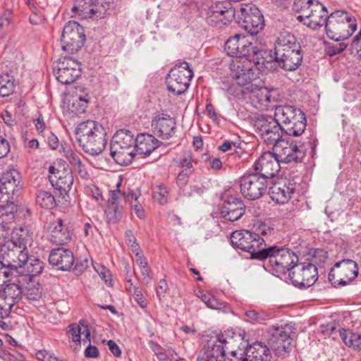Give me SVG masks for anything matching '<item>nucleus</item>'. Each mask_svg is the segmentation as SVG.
<instances>
[{
	"mask_svg": "<svg viewBox=\"0 0 361 361\" xmlns=\"http://www.w3.org/2000/svg\"><path fill=\"white\" fill-rule=\"evenodd\" d=\"M276 63L285 71L296 70L301 64V47L295 37L288 31L279 33L275 43Z\"/></svg>",
	"mask_w": 361,
	"mask_h": 361,
	"instance_id": "f257e3e1",
	"label": "nucleus"
},
{
	"mask_svg": "<svg viewBox=\"0 0 361 361\" xmlns=\"http://www.w3.org/2000/svg\"><path fill=\"white\" fill-rule=\"evenodd\" d=\"M75 135L80 147L92 155L100 154L107 142L105 128L95 121L87 120L79 123Z\"/></svg>",
	"mask_w": 361,
	"mask_h": 361,
	"instance_id": "f03ea898",
	"label": "nucleus"
},
{
	"mask_svg": "<svg viewBox=\"0 0 361 361\" xmlns=\"http://www.w3.org/2000/svg\"><path fill=\"white\" fill-rule=\"evenodd\" d=\"M257 257L259 260L268 259L267 266L278 277L290 272L298 263V257L293 251L278 245L266 247L259 252Z\"/></svg>",
	"mask_w": 361,
	"mask_h": 361,
	"instance_id": "7ed1b4c3",
	"label": "nucleus"
},
{
	"mask_svg": "<svg viewBox=\"0 0 361 361\" xmlns=\"http://www.w3.org/2000/svg\"><path fill=\"white\" fill-rule=\"evenodd\" d=\"M293 10L299 13L298 20L312 30L326 25L329 17L326 8L317 0H296Z\"/></svg>",
	"mask_w": 361,
	"mask_h": 361,
	"instance_id": "20e7f679",
	"label": "nucleus"
},
{
	"mask_svg": "<svg viewBox=\"0 0 361 361\" xmlns=\"http://www.w3.org/2000/svg\"><path fill=\"white\" fill-rule=\"evenodd\" d=\"M274 117L287 135L298 137L306 128L305 114L293 106H279L275 109Z\"/></svg>",
	"mask_w": 361,
	"mask_h": 361,
	"instance_id": "39448f33",
	"label": "nucleus"
},
{
	"mask_svg": "<svg viewBox=\"0 0 361 361\" xmlns=\"http://www.w3.org/2000/svg\"><path fill=\"white\" fill-rule=\"evenodd\" d=\"M356 29L355 18L349 13L339 10L329 16L325 26L326 35L335 41L348 39Z\"/></svg>",
	"mask_w": 361,
	"mask_h": 361,
	"instance_id": "423d86ee",
	"label": "nucleus"
},
{
	"mask_svg": "<svg viewBox=\"0 0 361 361\" xmlns=\"http://www.w3.org/2000/svg\"><path fill=\"white\" fill-rule=\"evenodd\" d=\"M135 137L128 130H119L114 135L110 145V155L116 163L126 166L132 162L135 151Z\"/></svg>",
	"mask_w": 361,
	"mask_h": 361,
	"instance_id": "0eeeda50",
	"label": "nucleus"
},
{
	"mask_svg": "<svg viewBox=\"0 0 361 361\" xmlns=\"http://www.w3.org/2000/svg\"><path fill=\"white\" fill-rule=\"evenodd\" d=\"M322 257V262H324L327 259V253L323 250H317L314 252L312 257L313 262H300L298 263L294 269L288 273V276L292 283L300 288H309L312 286L318 279L317 268L314 263L317 262V258Z\"/></svg>",
	"mask_w": 361,
	"mask_h": 361,
	"instance_id": "6e6552de",
	"label": "nucleus"
},
{
	"mask_svg": "<svg viewBox=\"0 0 361 361\" xmlns=\"http://www.w3.org/2000/svg\"><path fill=\"white\" fill-rule=\"evenodd\" d=\"M193 75V71L188 62L182 61L176 63L166 78L168 90L175 95L184 93L190 86Z\"/></svg>",
	"mask_w": 361,
	"mask_h": 361,
	"instance_id": "1a4fd4ad",
	"label": "nucleus"
},
{
	"mask_svg": "<svg viewBox=\"0 0 361 361\" xmlns=\"http://www.w3.org/2000/svg\"><path fill=\"white\" fill-rule=\"evenodd\" d=\"M231 242L233 247L250 252L252 259H259V252L263 251L264 239L256 233L247 230L235 231L231 235Z\"/></svg>",
	"mask_w": 361,
	"mask_h": 361,
	"instance_id": "9d476101",
	"label": "nucleus"
},
{
	"mask_svg": "<svg viewBox=\"0 0 361 361\" xmlns=\"http://www.w3.org/2000/svg\"><path fill=\"white\" fill-rule=\"evenodd\" d=\"M254 126L256 133L267 145L274 146L281 140V126L275 117L259 116L255 120Z\"/></svg>",
	"mask_w": 361,
	"mask_h": 361,
	"instance_id": "9b49d317",
	"label": "nucleus"
},
{
	"mask_svg": "<svg viewBox=\"0 0 361 361\" xmlns=\"http://www.w3.org/2000/svg\"><path fill=\"white\" fill-rule=\"evenodd\" d=\"M357 274V263L352 259H343L335 263L329 273L328 279L334 287L345 286L351 283Z\"/></svg>",
	"mask_w": 361,
	"mask_h": 361,
	"instance_id": "f8f14e48",
	"label": "nucleus"
},
{
	"mask_svg": "<svg viewBox=\"0 0 361 361\" xmlns=\"http://www.w3.org/2000/svg\"><path fill=\"white\" fill-rule=\"evenodd\" d=\"M85 39L83 27L75 21H69L65 25L62 32L61 49L68 53L77 52L84 45Z\"/></svg>",
	"mask_w": 361,
	"mask_h": 361,
	"instance_id": "ddd939ff",
	"label": "nucleus"
},
{
	"mask_svg": "<svg viewBox=\"0 0 361 361\" xmlns=\"http://www.w3.org/2000/svg\"><path fill=\"white\" fill-rule=\"evenodd\" d=\"M54 75L62 85L73 83L81 75V64L71 57H63L54 63Z\"/></svg>",
	"mask_w": 361,
	"mask_h": 361,
	"instance_id": "4468645a",
	"label": "nucleus"
},
{
	"mask_svg": "<svg viewBox=\"0 0 361 361\" xmlns=\"http://www.w3.org/2000/svg\"><path fill=\"white\" fill-rule=\"evenodd\" d=\"M267 181L257 172L245 174L240 180V192L248 200L259 199L267 191Z\"/></svg>",
	"mask_w": 361,
	"mask_h": 361,
	"instance_id": "2eb2a0df",
	"label": "nucleus"
},
{
	"mask_svg": "<svg viewBox=\"0 0 361 361\" xmlns=\"http://www.w3.org/2000/svg\"><path fill=\"white\" fill-rule=\"evenodd\" d=\"M280 97L277 90L261 87L252 89L249 98L254 108L259 111H268L278 106Z\"/></svg>",
	"mask_w": 361,
	"mask_h": 361,
	"instance_id": "dca6fc26",
	"label": "nucleus"
},
{
	"mask_svg": "<svg viewBox=\"0 0 361 361\" xmlns=\"http://www.w3.org/2000/svg\"><path fill=\"white\" fill-rule=\"evenodd\" d=\"M230 70L233 80L240 85H249L256 78V70L250 57L233 58Z\"/></svg>",
	"mask_w": 361,
	"mask_h": 361,
	"instance_id": "f3484780",
	"label": "nucleus"
},
{
	"mask_svg": "<svg viewBox=\"0 0 361 361\" xmlns=\"http://www.w3.org/2000/svg\"><path fill=\"white\" fill-rule=\"evenodd\" d=\"M47 233L49 240L53 244L67 245L72 240L73 226L67 219L57 218L49 224Z\"/></svg>",
	"mask_w": 361,
	"mask_h": 361,
	"instance_id": "a211bd4d",
	"label": "nucleus"
},
{
	"mask_svg": "<svg viewBox=\"0 0 361 361\" xmlns=\"http://www.w3.org/2000/svg\"><path fill=\"white\" fill-rule=\"evenodd\" d=\"M240 340V334H235L233 330H228L224 334L219 335L211 345H208L204 348L213 361H225L226 353L228 350L230 345Z\"/></svg>",
	"mask_w": 361,
	"mask_h": 361,
	"instance_id": "6ab92c4d",
	"label": "nucleus"
},
{
	"mask_svg": "<svg viewBox=\"0 0 361 361\" xmlns=\"http://www.w3.org/2000/svg\"><path fill=\"white\" fill-rule=\"evenodd\" d=\"M272 149L280 162L290 163L301 161L305 154L303 146H298L293 141L281 139L275 143Z\"/></svg>",
	"mask_w": 361,
	"mask_h": 361,
	"instance_id": "aec40b11",
	"label": "nucleus"
},
{
	"mask_svg": "<svg viewBox=\"0 0 361 361\" xmlns=\"http://www.w3.org/2000/svg\"><path fill=\"white\" fill-rule=\"evenodd\" d=\"M28 260L27 250L17 247H8L4 243L0 248V265L4 268L16 269L24 266Z\"/></svg>",
	"mask_w": 361,
	"mask_h": 361,
	"instance_id": "412c9836",
	"label": "nucleus"
},
{
	"mask_svg": "<svg viewBox=\"0 0 361 361\" xmlns=\"http://www.w3.org/2000/svg\"><path fill=\"white\" fill-rule=\"evenodd\" d=\"M242 27L250 35H257L264 26V16L255 5H245L240 8Z\"/></svg>",
	"mask_w": 361,
	"mask_h": 361,
	"instance_id": "4be33fe9",
	"label": "nucleus"
},
{
	"mask_svg": "<svg viewBox=\"0 0 361 361\" xmlns=\"http://www.w3.org/2000/svg\"><path fill=\"white\" fill-rule=\"evenodd\" d=\"M23 296V289L19 284L9 283L0 290V317H7L14 305L18 303Z\"/></svg>",
	"mask_w": 361,
	"mask_h": 361,
	"instance_id": "5701e85b",
	"label": "nucleus"
},
{
	"mask_svg": "<svg viewBox=\"0 0 361 361\" xmlns=\"http://www.w3.org/2000/svg\"><path fill=\"white\" fill-rule=\"evenodd\" d=\"M280 163L274 151H268L262 154L255 161L253 168L255 172L268 180L280 171Z\"/></svg>",
	"mask_w": 361,
	"mask_h": 361,
	"instance_id": "b1692460",
	"label": "nucleus"
},
{
	"mask_svg": "<svg viewBox=\"0 0 361 361\" xmlns=\"http://www.w3.org/2000/svg\"><path fill=\"white\" fill-rule=\"evenodd\" d=\"M295 188L296 183L293 180L281 178L269 188V195L275 202L283 204L292 197Z\"/></svg>",
	"mask_w": 361,
	"mask_h": 361,
	"instance_id": "393cba45",
	"label": "nucleus"
},
{
	"mask_svg": "<svg viewBox=\"0 0 361 361\" xmlns=\"http://www.w3.org/2000/svg\"><path fill=\"white\" fill-rule=\"evenodd\" d=\"M152 129L154 135L168 140L173 136L176 132V121L166 114H158L152 120Z\"/></svg>",
	"mask_w": 361,
	"mask_h": 361,
	"instance_id": "a878e982",
	"label": "nucleus"
},
{
	"mask_svg": "<svg viewBox=\"0 0 361 361\" xmlns=\"http://www.w3.org/2000/svg\"><path fill=\"white\" fill-rule=\"evenodd\" d=\"M252 43L241 35L231 37L225 43L224 49L228 55L234 57H249L252 50Z\"/></svg>",
	"mask_w": 361,
	"mask_h": 361,
	"instance_id": "bb28decb",
	"label": "nucleus"
},
{
	"mask_svg": "<svg viewBox=\"0 0 361 361\" xmlns=\"http://www.w3.org/2000/svg\"><path fill=\"white\" fill-rule=\"evenodd\" d=\"M245 212V205L241 198L228 196L221 207V215L226 220L235 221L240 219Z\"/></svg>",
	"mask_w": 361,
	"mask_h": 361,
	"instance_id": "cd10ccee",
	"label": "nucleus"
},
{
	"mask_svg": "<svg viewBox=\"0 0 361 361\" xmlns=\"http://www.w3.org/2000/svg\"><path fill=\"white\" fill-rule=\"evenodd\" d=\"M228 4L216 2L212 4L207 13L206 20L212 26L226 25L233 16V11L228 7Z\"/></svg>",
	"mask_w": 361,
	"mask_h": 361,
	"instance_id": "c85d7f7f",
	"label": "nucleus"
},
{
	"mask_svg": "<svg viewBox=\"0 0 361 361\" xmlns=\"http://www.w3.org/2000/svg\"><path fill=\"white\" fill-rule=\"evenodd\" d=\"M271 348L278 356L284 355L289 352L292 338L283 328L272 326Z\"/></svg>",
	"mask_w": 361,
	"mask_h": 361,
	"instance_id": "c756f323",
	"label": "nucleus"
},
{
	"mask_svg": "<svg viewBox=\"0 0 361 361\" xmlns=\"http://www.w3.org/2000/svg\"><path fill=\"white\" fill-rule=\"evenodd\" d=\"M20 175L16 170H10L3 173L0 178V197H13L15 192L20 188Z\"/></svg>",
	"mask_w": 361,
	"mask_h": 361,
	"instance_id": "7c9ffc66",
	"label": "nucleus"
},
{
	"mask_svg": "<svg viewBox=\"0 0 361 361\" xmlns=\"http://www.w3.org/2000/svg\"><path fill=\"white\" fill-rule=\"evenodd\" d=\"M240 355V361H271V358L268 347L259 341L247 345Z\"/></svg>",
	"mask_w": 361,
	"mask_h": 361,
	"instance_id": "2f4dec72",
	"label": "nucleus"
},
{
	"mask_svg": "<svg viewBox=\"0 0 361 361\" xmlns=\"http://www.w3.org/2000/svg\"><path fill=\"white\" fill-rule=\"evenodd\" d=\"M74 261L72 251L63 247L53 249L49 257V263L63 271L71 269L73 267Z\"/></svg>",
	"mask_w": 361,
	"mask_h": 361,
	"instance_id": "473e14b6",
	"label": "nucleus"
},
{
	"mask_svg": "<svg viewBox=\"0 0 361 361\" xmlns=\"http://www.w3.org/2000/svg\"><path fill=\"white\" fill-rule=\"evenodd\" d=\"M160 141L154 135L147 133H141L135 138V154L145 158L159 147Z\"/></svg>",
	"mask_w": 361,
	"mask_h": 361,
	"instance_id": "72a5a7b5",
	"label": "nucleus"
},
{
	"mask_svg": "<svg viewBox=\"0 0 361 361\" xmlns=\"http://www.w3.org/2000/svg\"><path fill=\"white\" fill-rule=\"evenodd\" d=\"M54 168L51 166L49 171L51 173L50 181L54 187L60 191L66 192L71 188L73 183V177L70 171H57L54 173Z\"/></svg>",
	"mask_w": 361,
	"mask_h": 361,
	"instance_id": "f704fd0d",
	"label": "nucleus"
},
{
	"mask_svg": "<svg viewBox=\"0 0 361 361\" xmlns=\"http://www.w3.org/2000/svg\"><path fill=\"white\" fill-rule=\"evenodd\" d=\"M8 196L0 197V225H9L13 222L17 212V206Z\"/></svg>",
	"mask_w": 361,
	"mask_h": 361,
	"instance_id": "c9c22d12",
	"label": "nucleus"
},
{
	"mask_svg": "<svg viewBox=\"0 0 361 361\" xmlns=\"http://www.w3.org/2000/svg\"><path fill=\"white\" fill-rule=\"evenodd\" d=\"M252 50L250 55L253 66H266L267 63H271L273 61L276 62V54L275 51L272 53L271 50L259 49L257 47L253 45Z\"/></svg>",
	"mask_w": 361,
	"mask_h": 361,
	"instance_id": "e433bc0d",
	"label": "nucleus"
},
{
	"mask_svg": "<svg viewBox=\"0 0 361 361\" xmlns=\"http://www.w3.org/2000/svg\"><path fill=\"white\" fill-rule=\"evenodd\" d=\"M71 11L76 13L81 19L92 18L97 11V5L93 0H76V4L72 7Z\"/></svg>",
	"mask_w": 361,
	"mask_h": 361,
	"instance_id": "4c0bfd02",
	"label": "nucleus"
},
{
	"mask_svg": "<svg viewBox=\"0 0 361 361\" xmlns=\"http://www.w3.org/2000/svg\"><path fill=\"white\" fill-rule=\"evenodd\" d=\"M23 281L25 283L22 288L24 297L31 301L39 300L42 296V288L39 281L35 278Z\"/></svg>",
	"mask_w": 361,
	"mask_h": 361,
	"instance_id": "58836bf2",
	"label": "nucleus"
},
{
	"mask_svg": "<svg viewBox=\"0 0 361 361\" xmlns=\"http://www.w3.org/2000/svg\"><path fill=\"white\" fill-rule=\"evenodd\" d=\"M28 230L22 227L15 228L11 233V239L5 240V244L8 245V247H19L24 250L27 249V244L29 240Z\"/></svg>",
	"mask_w": 361,
	"mask_h": 361,
	"instance_id": "ea45409f",
	"label": "nucleus"
},
{
	"mask_svg": "<svg viewBox=\"0 0 361 361\" xmlns=\"http://www.w3.org/2000/svg\"><path fill=\"white\" fill-rule=\"evenodd\" d=\"M64 157L69 161L73 169L78 171L82 178H87L89 174L82 162L80 154L74 152L69 146L63 147Z\"/></svg>",
	"mask_w": 361,
	"mask_h": 361,
	"instance_id": "a19ab883",
	"label": "nucleus"
},
{
	"mask_svg": "<svg viewBox=\"0 0 361 361\" xmlns=\"http://www.w3.org/2000/svg\"><path fill=\"white\" fill-rule=\"evenodd\" d=\"M245 321L252 324H264L271 318V314L264 310L250 309L245 312Z\"/></svg>",
	"mask_w": 361,
	"mask_h": 361,
	"instance_id": "79ce46f5",
	"label": "nucleus"
},
{
	"mask_svg": "<svg viewBox=\"0 0 361 361\" xmlns=\"http://www.w3.org/2000/svg\"><path fill=\"white\" fill-rule=\"evenodd\" d=\"M24 266L25 267L27 274L23 277V280L35 278V276L40 274L44 269L43 262L35 257L30 258L28 257V260Z\"/></svg>",
	"mask_w": 361,
	"mask_h": 361,
	"instance_id": "37998d69",
	"label": "nucleus"
},
{
	"mask_svg": "<svg viewBox=\"0 0 361 361\" xmlns=\"http://www.w3.org/2000/svg\"><path fill=\"white\" fill-rule=\"evenodd\" d=\"M340 336L347 346L361 350V334L354 333L349 329H342L340 331Z\"/></svg>",
	"mask_w": 361,
	"mask_h": 361,
	"instance_id": "c03bdc74",
	"label": "nucleus"
},
{
	"mask_svg": "<svg viewBox=\"0 0 361 361\" xmlns=\"http://www.w3.org/2000/svg\"><path fill=\"white\" fill-rule=\"evenodd\" d=\"M36 203L42 208L53 209L56 206V200L53 195L48 191L40 190L36 195Z\"/></svg>",
	"mask_w": 361,
	"mask_h": 361,
	"instance_id": "a18cd8bd",
	"label": "nucleus"
},
{
	"mask_svg": "<svg viewBox=\"0 0 361 361\" xmlns=\"http://www.w3.org/2000/svg\"><path fill=\"white\" fill-rule=\"evenodd\" d=\"M66 100L67 102H66V105L67 107V111L72 115L84 113L88 106L87 102L76 100L69 95Z\"/></svg>",
	"mask_w": 361,
	"mask_h": 361,
	"instance_id": "49530a36",
	"label": "nucleus"
},
{
	"mask_svg": "<svg viewBox=\"0 0 361 361\" xmlns=\"http://www.w3.org/2000/svg\"><path fill=\"white\" fill-rule=\"evenodd\" d=\"M197 296L210 309L221 310L225 307L224 302L219 301L209 293L199 291Z\"/></svg>",
	"mask_w": 361,
	"mask_h": 361,
	"instance_id": "de8ad7c7",
	"label": "nucleus"
},
{
	"mask_svg": "<svg viewBox=\"0 0 361 361\" xmlns=\"http://www.w3.org/2000/svg\"><path fill=\"white\" fill-rule=\"evenodd\" d=\"M196 163V160L193 157L191 151H187L176 161V166L183 169L182 171L187 172H193V164Z\"/></svg>",
	"mask_w": 361,
	"mask_h": 361,
	"instance_id": "09e8293b",
	"label": "nucleus"
},
{
	"mask_svg": "<svg viewBox=\"0 0 361 361\" xmlns=\"http://www.w3.org/2000/svg\"><path fill=\"white\" fill-rule=\"evenodd\" d=\"M14 80L8 75H0V96L7 97L14 91Z\"/></svg>",
	"mask_w": 361,
	"mask_h": 361,
	"instance_id": "8fccbe9b",
	"label": "nucleus"
},
{
	"mask_svg": "<svg viewBox=\"0 0 361 361\" xmlns=\"http://www.w3.org/2000/svg\"><path fill=\"white\" fill-rule=\"evenodd\" d=\"M169 189L163 183L157 185L153 190V197L159 204L164 205L168 202Z\"/></svg>",
	"mask_w": 361,
	"mask_h": 361,
	"instance_id": "3c124183",
	"label": "nucleus"
},
{
	"mask_svg": "<svg viewBox=\"0 0 361 361\" xmlns=\"http://www.w3.org/2000/svg\"><path fill=\"white\" fill-rule=\"evenodd\" d=\"M122 207L119 204H107L105 216L108 223L115 224L121 216Z\"/></svg>",
	"mask_w": 361,
	"mask_h": 361,
	"instance_id": "603ef678",
	"label": "nucleus"
},
{
	"mask_svg": "<svg viewBox=\"0 0 361 361\" xmlns=\"http://www.w3.org/2000/svg\"><path fill=\"white\" fill-rule=\"evenodd\" d=\"M70 336L69 341L74 343L77 346H80L81 344V333L83 329V326L78 324H71L68 326Z\"/></svg>",
	"mask_w": 361,
	"mask_h": 361,
	"instance_id": "864d4df0",
	"label": "nucleus"
},
{
	"mask_svg": "<svg viewBox=\"0 0 361 361\" xmlns=\"http://www.w3.org/2000/svg\"><path fill=\"white\" fill-rule=\"evenodd\" d=\"M240 145V142L225 140L222 145L219 146V149L224 152L233 150L234 152L232 154H236L238 157H240L243 149L239 147Z\"/></svg>",
	"mask_w": 361,
	"mask_h": 361,
	"instance_id": "5fc2aeb1",
	"label": "nucleus"
},
{
	"mask_svg": "<svg viewBox=\"0 0 361 361\" xmlns=\"http://www.w3.org/2000/svg\"><path fill=\"white\" fill-rule=\"evenodd\" d=\"M69 96L76 100L85 101L87 102V104H89L90 100L88 90L82 86L75 87L72 94H71Z\"/></svg>",
	"mask_w": 361,
	"mask_h": 361,
	"instance_id": "6e6d98bb",
	"label": "nucleus"
},
{
	"mask_svg": "<svg viewBox=\"0 0 361 361\" xmlns=\"http://www.w3.org/2000/svg\"><path fill=\"white\" fill-rule=\"evenodd\" d=\"M131 286L132 283H130L128 290L132 293L135 301L142 309H145L147 307L148 302L143 296L141 290L138 288Z\"/></svg>",
	"mask_w": 361,
	"mask_h": 361,
	"instance_id": "4d7b16f0",
	"label": "nucleus"
},
{
	"mask_svg": "<svg viewBox=\"0 0 361 361\" xmlns=\"http://www.w3.org/2000/svg\"><path fill=\"white\" fill-rule=\"evenodd\" d=\"M243 86L238 85L235 81V83H232L230 86L228 87L226 90L227 97L230 100L235 98H240L241 95L243 93Z\"/></svg>",
	"mask_w": 361,
	"mask_h": 361,
	"instance_id": "13d9d810",
	"label": "nucleus"
},
{
	"mask_svg": "<svg viewBox=\"0 0 361 361\" xmlns=\"http://www.w3.org/2000/svg\"><path fill=\"white\" fill-rule=\"evenodd\" d=\"M125 239L127 245L130 246L133 253L140 250V246L131 231H127L125 233Z\"/></svg>",
	"mask_w": 361,
	"mask_h": 361,
	"instance_id": "bf43d9fd",
	"label": "nucleus"
},
{
	"mask_svg": "<svg viewBox=\"0 0 361 361\" xmlns=\"http://www.w3.org/2000/svg\"><path fill=\"white\" fill-rule=\"evenodd\" d=\"M192 173L187 172L186 171H181L176 178V184L178 187L183 190L188 184L190 175Z\"/></svg>",
	"mask_w": 361,
	"mask_h": 361,
	"instance_id": "052dcab7",
	"label": "nucleus"
},
{
	"mask_svg": "<svg viewBox=\"0 0 361 361\" xmlns=\"http://www.w3.org/2000/svg\"><path fill=\"white\" fill-rule=\"evenodd\" d=\"M168 289V283L166 280L161 279L156 287V293L160 300L165 297Z\"/></svg>",
	"mask_w": 361,
	"mask_h": 361,
	"instance_id": "680f3d73",
	"label": "nucleus"
},
{
	"mask_svg": "<svg viewBox=\"0 0 361 361\" xmlns=\"http://www.w3.org/2000/svg\"><path fill=\"white\" fill-rule=\"evenodd\" d=\"M98 274L100 278L104 281V283L107 285H110L111 282V274L110 271L104 267H101L97 270Z\"/></svg>",
	"mask_w": 361,
	"mask_h": 361,
	"instance_id": "e2e57ef3",
	"label": "nucleus"
},
{
	"mask_svg": "<svg viewBox=\"0 0 361 361\" xmlns=\"http://www.w3.org/2000/svg\"><path fill=\"white\" fill-rule=\"evenodd\" d=\"M88 195H91L98 203H100L103 200L102 192L99 188L94 185L88 187L87 190Z\"/></svg>",
	"mask_w": 361,
	"mask_h": 361,
	"instance_id": "0e129e2a",
	"label": "nucleus"
},
{
	"mask_svg": "<svg viewBox=\"0 0 361 361\" xmlns=\"http://www.w3.org/2000/svg\"><path fill=\"white\" fill-rule=\"evenodd\" d=\"M80 324L83 326L81 334L84 335V338L82 339L81 338V343L82 342L84 344L88 343L90 344L91 341V333L90 329L83 320H80Z\"/></svg>",
	"mask_w": 361,
	"mask_h": 361,
	"instance_id": "69168bd1",
	"label": "nucleus"
},
{
	"mask_svg": "<svg viewBox=\"0 0 361 361\" xmlns=\"http://www.w3.org/2000/svg\"><path fill=\"white\" fill-rule=\"evenodd\" d=\"M2 346H3V341L1 339H0V357L2 360H4V361H17L18 360L16 355L11 353L3 350Z\"/></svg>",
	"mask_w": 361,
	"mask_h": 361,
	"instance_id": "338daca9",
	"label": "nucleus"
},
{
	"mask_svg": "<svg viewBox=\"0 0 361 361\" xmlns=\"http://www.w3.org/2000/svg\"><path fill=\"white\" fill-rule=\"evenodd\" d=\"M352 47L356 51L357 55L361 59V29L353 41Z\"/></svg>",
	"mask_w": 361,
	"mask_h": 361,
	"instance_id": "774afa93",
	"label": "nucleus"
}]
</instances>
